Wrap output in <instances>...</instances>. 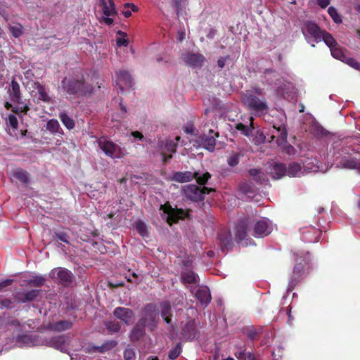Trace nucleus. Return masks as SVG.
I'll list each match as a JSON object with an SVG mask.
<instances>
[{"instance_id": "nucleus-1", "label": "nucleus", "mask_w": 360, "mask_h": 360, "mask_svg": "<svg viewBox=\"0 0 360 360\" xmlns=\"http://www.w3.org/2000/svg\"><path fill=\"white\" fill-rule=\"evenodd\" d=\"M92 78L82 69H75L63 77L61 81L63 92L70 98H79L89 96L100 89L98 82L95 85Z\"/></svg>"}, {"instance_id": "nucleus-2", "label": "nucleus", "mask_w": 360, "mask_h": 360, "mask_svg": "<svg viewBox=\"0 0 360 360\" xmlns=\"http://www.w3.org/2000/svg\"><path fill=\"white\" fill-rule=\"evenodd\" d=\"M244 105L256 116H261L269 110L265 97L259 98L251 91H246L243 96Z\"/></svg>"}, {"instance_id": "nucleus-3", "label": "nucleus", "mask_w": 360, "mask_h": 360, "mask_svg": "<svg viewBox=\"0 0 360 360\" xmlns=\"http://www.w3.org/2000/svg\"><path fill=\"white\" fill-rule=\"evenodd\" d=\"M160 309L155 303L145 304L141 311V316L139 321L147 326L150 331L158 328L160 321Z\"/></svg>"}, {"instance_id": "nucleus-4", "label": "nucleus", "mask_w": 360, "mask_h": 360, "mask_svg": "<svg viewBox=\"0 0 360 360\" xmlns=\"http://www.w3.org/2000/svg\"><path fill=\"white\" fill-rule=\"evenodd\" d=\"M185 196L195 202L202 201L205 195L214 192L215 189L206 186L200 187L195 184H188L183 187Z\"/></svg>"}, {"instance_id": "nucleus-5", "label": "nucleus", "mask_w": 360, "mask_h": 360, "mask_svg": "<svg viewBox=\"0 0 360 360\" xmlns=\"http://www.w3.org/2000/svg\"><path fill=\"white\" fill-rule=\"evenodd\" d=\"M98 146L106 155L112 158H120L123 156L120 146L112 141L101 138L98 140Z\"/></svg>"}, {"instance_id": "nucleus-6", "label": "nucleus", "mask_w": 360, "mask_h": 360, "mask_svg": "<svg viewBox=\"0 0 360 360\" xmlns=\"http://www.w3.org/2000/svg\"><path fill=\"white\" fill-rule=\"evenodd\" d=\"M160 210L167 214V221L170 225L177 223L179 219H183L186 215L183 209L173 208L169 202L162 205Z\"/></svg>"}, {"instance_id": "nucleus-7", "label": "nucleus", "mask_w": 360, "mask_h": 360, "mask_svg": "<svg viewBox=\"0 0 360 360\" xmlns=\"http://www.w3.org/2000/svg\"><path fill=\"white\" fill-rule=\"evenodd\" d=\"M219 136V133H214L213 130L210 129L209 134H203L195 139V143L200 147L212 152L214 150L216 146L215 137Z\"/></svg>"}, {"instance_id": "nucleus-8", "label": "nucleus", "mask_w": 360, "mask_h": 360, "mask_svg": "<svg viewBox=\"0 0 360 360\" xmlns=\"http://www.w3.org/2000/svg\"><path fill=\"white\" fill-rule=\"evenodd\" d=\"M198 333L197 322L195 319H191L185 323H181V335L184 340L192 341Z\"/></svg>"}, {"instance_id": "nucleus-9", "label": "nucleus", "mask_w": 360, "mask_h": 360, "mask_svg": "<svg viewBox=\"0 0 360 360\" xmlns=\"http://www.w3.org/2000/svg\"><path fill=\"white\" fill-rule=\"evenodd\" d=\"M33 87L37 90L34 95V101L39 104L41 102L51 103L52 101L51 96L49 95V89L44 84L39 82H34Z\"/></svg>"}, {"instance_id": "nucleus-10", "label": "nucleus", "mask_w": 360, "mask_h": 360, "mask_svg": "<svg viewBox=\"0 0 360 360\" xmlns=\"http://www.w3.org/2000/svg\"><path fill=\"white\" fill-rule=\"evenodd\" d=\"M324 30H321V27L314 22L307 20L303 24L302 32L305 34V32L312 37L315 42L318 43L321 41V35Z\"/></svg>"}, {"instance_id": "nucleus-11", "label": "nucleus", "mask_w": 360, "mask_h": 360, "mask_svg": "<svg viewBox=\"0 0 360 360\" xmlns=\"http://www.w3.org/2000/svg\"><path fill=\"white\" fill-rule=\"evenodd\" d=\"M13 342L20 347H33L37 345L38 338L36 335L21 334L15 337Z\"/></svg>"}, {"instance_id": "nucleus-12", "label": "nucleus", "mask_w": 360, "mask_h": 360, "mask_svg": "<svg viewBox=\"0 0 360 360\" xmlns=\"http://www.w3.org/2000/svg\"><path fill=\"white\" fill-rule=\"evenodd\" d=\"M304 272V265L302 263L295 264L292 274L288 282V290H292L301 281L302 276Z\"/></svg>"}, {"instance_id": "nucleus-13", "label": "nucleus", "mask_w": 360, "mask_h": 360, "mask_svg": "<svg viewBox=\"0 0 360 360\" xmlns=\"http://www.w3.org/2000/svg\"><path fill=\"white\" fill-rule=\"evenodd\" d=\"M182 59L185 63L191 67H202L205 58L202 54L188 52L182 55Z\"/></svg>"}, {"instance_id": "nucleus-14", "label": "nucleus", "mask_w": 360, "mask_h": 360, "mask_svg": "<svg viewBox=\"0 0 360 360\" xmlns=\"http://www.w3.org/2000/svg\"><path fill=\"white\" fill-rule=\"evenodd\" d=\"M252 224L250 219L246 218L240 220L235 228V240L237 243L241 242L247 236V231Z\"/></svg>"}, {"instance_id": "nucleus-15", "label": "nucleus", "mask_w": 360, "mask_h": 360, "mask_svg": "<svg viewBox=\"0 0 360 360\" xmlns=\"http://www.w3.org/2000/svg\"><path fill=\"white\" fill-rule=\"evenodd\" d=\"M41 293V290L32 289L27 292H20L15 295V300L19 303H27L35 300Z\"/></svg>"}, {"instance_id": "nucleus-16", "label": "nucleus", "mask_w": 360, "mask_h": 360, "mask_svg": "<svg viewBox=\"0 0 360 360\" xmlns=\"http://www.w3.org/2000/svg\"><path fill=\"white\" fill-rule=\"evenodd\" d=\"M271 232L269 221L262 219L256 222L254 226L255 237H264L268 236Z\"/></svg>"}, {"instance_id": "nucleus-17", "label": "nucleus", "mask_w": 360, "mask_h": 360, "mask_svg": "<svg viewBox=\"0 0 360 360\" xmlns=\"http://www.w3.org/2000/svg\"><path fill=\"white\" fill-rule=\"evenodd\" d=\"M272 131H271V141H276L278 144L285 142L287 140V131L283 124L278 127L275 125L272 126Z\"/></svg>"}, {"instance_id": "nucleus-18", "label": "nucleus", "mask_w": 360, "mask_h": 360, "mask_svg": "<svg viewBox=\"0 0 360 360\" xmlns=\"http://www.w3.org/2000/svg\"><path fill=\"white\" fill-rule=\"evenodd\" d=\"M113 315L124 323L129 324L134 317V313L129 308L118 307L114 309Z\"/></svg>"}, {"instance_id": "nucleus-19", "label": "nucleus", "mask_w": 360, "mask_h": 360, "mask_svg": "<svg viewBox=\"0 0 360 360\" xmlns=\"http://www.w3.org/2000/svg\"><path fill=\"white\" fill-rule=\"evenodd\" d=\"M340 167L349 169H356L360 172V158L352 156H344L339 162Z\"/></svg>"}, {"instance_id": "nucleus-20", "label": "nucleus", "mask_w": 360, "mask_h": 360, "mask_svg": "<svg viewBox=\"0 0 360 360\" xmlns=\"http://www.w3.org/2000/svg\"><path fill=\"white\" fill-rule=\"evenodd\" d=\"M117 85L122 90L124 87L129 88L133 86V80L129 72L124 70H120L117 73Z\"/></svg>"}, {"instance_id": "nucleus-21", "label": "nucleus", "mask_w": 360, "mask_h": 360, "mask_svg": "<svg viewBox=\"0 0 360 360\" xmlns=\"http://www.w3.org/2000/svg\"><path fill=\"white\" fill-rule=\"evenodd\" d=\"M8 94L12 102L20 103V101L22 99L20 86L18 82L14 79L11 80V87L8 89Z\"/></svg>"}, {"instance_id": "nucleus-22", "label": "nucleus", "mask_w": 360, "mask_h": 360, "mask_svg": "<svg viewBox=\"0 0 360 360\" xmlns=\"http://www.w3.org/2000/svg\"><path fill=\"white\" fill-rule=\"evenodd\" d=\"M274 84L276 86V95L279 97L288 98V97L290 96V89L291 87V84L290 83L284 82L281 79H276Z\"/></svg>"}, {"instance_id": "nucleus-23", "label": "nucleus", "mask_w": 360, "mask_h": 360, "mask_svg": "<svg viewBox=\"0 0 360 360\" xmlns=\"http://www.w3.org/2000/svg\"><path fill=\"white\" fill-rule=\"evenodd\" d=\"M196 299L205 307L211 302L212 297L210 289L207 286H202L197 290L195 294Z\"/></svg>"}, {"instance_id": "nucleus-24", "label": "nucleus", "mask_w": 360, "mask_h": 360, "mask_svg": "<svg viewBox=\"0 0 360 360\" xmlns=\"http://www.w3.org/2000/svg\"><path fill=\"white\" fill-rule=\"evenodd\" d=\"M218 239L221 250L224 252L232 246V237L229 231H222L218 234Z\"/></svg>"}, {"instance_id": "nucleus-25", "label": "nucleus", "mask_w": 360, "mask_h": 360, "mask_svg": "<svg viewBox=\"0 0 360 360\" xmlns=\"http://www.w3.org/2000/svg\"><path fill=\"white\" fill-rule=\"evenodd\" d=\"M146 325L138 321L130 333V340L132 342L139 340L146 333Z\"/></svg>"}, {"instance_id": "nucleus-26", "label": "nucleus", "mask_w": 360, "mask_h": 360, "mask_svg": "<svg viewBox=\"0 0 360 360\" xmlns=\"http://www.w3.org/2000/svg\"><path fill=\"white\" fill-rule=\"evenodd\" d=\"M269 173L275 179H279L286 174V165L283 163L274 162L269 167Z\"/></svg>"}, {"instance_id": "nucleus-27", "label": "nucleus", "mask_w": 360, "mask_h": 360, "mask_svg": "<svg viewBox=\"0 0 360 360\" xmlns=\"http://www.w3.org/2000/svg\"><path fill=\"white\" fill-rule=\"evenodd\" d=\"M194 177L193 172L191 171L176 172L172 174L171 180L178 183H186L191 181Z\"/></svg>"}, {"instance_id": "nucleus-28", "label": "nucleus", "mask_w": 360, "mask_h": 360, "mask_svg": "<svg viewBox=\"0 0 360 360\" xmlns=\"http://www.w3.org/2000/svg\"><path fill=\"white\" fill-rule=\"evenodd\" d=\"M65 337L63 335H58L46 339V345L56 349L63 351L65 349Z\"/></svg>"}, {"instance_id": "nucleus-29", "label": "nucleus", "mask_w": 360, "mask_h": 360, "mask_svg": "<svg viewBox=\"0 0 360 360\" xmlns=\"http://www.w3.org/2000/svg\"><path fill=\"white\" fill-rule=\"evenodd\" d=\"M57 278L65 286L69 285L72 282V272L64 268H60L58 269Z\"/></svg>"}, {"instance_id": "nucleus-30", "label": "nucleus", "mask_w": 360, "mask_h": 360, "mask_svg": "<svg viewBox=\"0 0 360 360\" xmlns=\"http://www.w3.org/2000/svg\"><path fill=\"white\" fill-rule=\"evenodd\" d=\"M46 129L53 136H61L64 134L63 129L60 127L56 119H51L49 120L46 123Z\"/></svg>"}, {"instance_id": "nucleus-31", "label": "nucleus", "mask_w": 360, "mask_h": 360, "mask_svg": "<svg viewBox=\"0 0 360 360\" xmlns=\"http://www.w3.org/2000/svg\"><path fill=\"white\" fill-rule=\"evenodd\" d=\"M262 332L263 328L262 327L256 328L253 326H250L244 328V333L252 341L258 340Z\"/></svg>"}, {"instance_id": "nucleus-32", "label": "nucleus", "mask_w": 360, "mask_h": 360, "mask_svg": "<svg viewBox=\"0 0 360 360\" xmlns=\"http://www.w3.org/2000/svg\"><path fill=\"white\" fill-rule=\"evenodd\" d=\"M11 176L24 184H27L29 182L28 172L21 168L14 169L12 172Z\"/></svg>"}, {"instance_id": "nucleus-33", "label": "nucleus", "mask_w": 360, "mask_h": 360, "mask_svg": "<svg viewBox=\"0 0 360 360\" xmlns=\"http://www.w3.org/2000/svg\"><path fill=\"white\" fill-rule=\"evenodd\" d=\"M158 147L160 148V151L163 150L164 152H169L170 154L175 153L176 151L177 143L174 142L173 141H161L158 143Z\"/></svg>"}, {"instance_id": "nucleus-34", "label": "nucleus", "mask_w": 360, "mask_h": 360, "mask_svg": "<svg viewBox=\"0 0 360 360\" xmlns=\"http://www.w3.org/2000/svg\"><path fill=\"white\" fill-rule=\"evenodd\" d=\"M109 5L105 0H101V4L103 6V14L105 16L115 15L117 14V11L115 9V6L113 0H108Z\"/></svg>"}, {"instance_id": "nucleus-35", "label": "nucleus", "mask_w": 360, "mask_h": 360, "mask_svg": "<svg viewBox=\"0 0 360 360\" xmlns=\"http://www.w3.org/2000/svg\"><path fill=\"white\" fill-rule=\"evenodd\" d=\"M331 55L333 58L340 60L342 62L346 60V58L347 57L346 55L347 50L340 45H336L334 47L331 48L330 49Z\"/></svg>"}, {"instance_id": "nucleus-36", "label": "nucleus", "mask_w": 360, "mask_h": 360, "mask_svg": "<svg viewBox=\"0 0 360 360\" xmlns=\"http://www.w3.org/2000/svg\"><path fill=\"white\" fill-rule=\"evenodd\" d=\"M250 124L249 126L245 125L243 123H238L236 125V129L238 131H240L242 134L250 136L252 135V130L254 129L253 127V117H250Z\"/></svg>"}, {"instance_id": "nucleus-37", "label": "nucleus", "mask_w": 360, "mask_h": 360, "mask_svg": "<svg viewBox=\"0 0 360 360\" xmlns=\"http://www.w3.org/2000/svg\"><path fill=\"white\" fill-rule=\"evenodd\" d=\"M193 174L195 175L194 179L196 180V182L200 186H205V184L208 182V181L211 179L212 175L210 172H205L203 173L198 172H194Z\"/></svg>"}, {"instance_id": "nucleus-38", "label": "nucleus", "mask_w": 360, "mask_h": 360, "mask_svg": "<svg viewBox=\"0 0 360 360\" xmlns=\"http://www.w3.org/2000/svg\"><path fill=\"white\" fill-rule=\"evenodd\" d=\"M159 309L162 318L172 317V306L169 301L160 302Z\"/></svg>"}, {"instance_id": "nucleus-39", "label": "nucleus", "mask_w": 360, "mask_h": 360, "mask_svg": "<svg viewBox=\"0 0 360 360\" xmlns=\"http://www.w3.org/2000/svg\"><path fill=\"white\" fill-rule=\"evenodd\" d=\"M181 281L184 283L195 284L198 282V278L193 271H187L181 274Z\"/></svg>"}, {"instance_id": "nucleus-40", "label": "nucleus", "mask_w": 360, "mask_h": 360, "mask_svg": "<svg viewBox=\"0 0 360 360\" xmlns=\"http://www.w3.org/2000/svg\"><path fill=\"white\" fill-rule=\"evenodd\" d=\"M58 117L60 118V121L63 124V125L69 130L72 129L75 126V123L74 120L70 117L66 112H61L58 115Z\"/></svg>"}, {"instance_id": "nucleus-41", "label": "nucleus", "mask_w": 360, "mask_h": 360, "mask_svg": "<svg viewBox=\"0 0 360 360\" xmlns=\"http://www.w3.org/2000/svg\"><path fill=\"white\" fill-rule=\"evenodd\" d=\"M301 165L297 162H291L286 166V174L289 176H296L300 173Z\"/></svg>"}, {"instance_id": "nucleus-42", "label": "nucleus", "mask_w": 360, "mask_h": 360, "mask_svg": "<svg viewBox=\"0 0 360 360\" xmlns=\"http://www.w3.org/2000/svg\"><path fill=\"white\" fill-rule=\"evenodd\" d=\"M249 174L257 183L262 184L264 181V174L260 169H250Z\"/></svg>"}, {"instance_id": "nucleus-43", "label": "nucleus", "mask_w": 360, "mask_h": 360, "mask_svg": "<svg viewBox=\"0 0 360 360\" xmlns=\"http://www.w3.org/2000/svg\"><path fill=\"white\" fill-rule=\"evenodd\" d=\"M321 41H323L330 49L338 44L333 35L326 30L323 31L321 35Z\"/></svg>"}, {"instance_id": "nucleus-44", "label": "nucleus", "mask_w": 360, "mask_h": 360, "mask_svg": "<svg viewBox=\"0 0 360 360\" xmlns=\"http://www.w3.org/2000/svg\"><path fill=\"white\" fill-rule=\"evenodd\" d=\"M72 326V323L70 321L62 320L56 322L53 326V328L55 330L60 332L68 330L71 328Z\"/></svg>"}, {"instance_id": "nucleus-45", "label": "nucleus", "mask_w": 360, "mask_h": 360, "mask_svg": "<svg viewBox=\"0 0 360 360\" xmlns=\"http://www.w3.org/2000/svg\"><path fill=\"white\" fill-rule=\"evenodd\" d=\"M117 345V342L115 340H110L104 342L102 345L96 347L94 348L95 351H97L100 353L105 352L108 350L112 349Z\"/></svg>"}, {"instance_id": "nucleus-46", "label": "nucleus", "mask_w": 360, "mask_h": 360, "mask_svg": "<svg viewBox=\"0 0 360 360\" xmlns=\"http://www.w3.org/2000/svg\"><path fill=\"white\" fill-rule=\"evenodd\" d=\"M188 0H172L171 5L176 9V15L179 17L182 9L186 7Z\"/></svg>"}, {"instance_id": "nucleus-47", "label": "nucleus", "mask_w": 360, "mask_h": 360, "mask_svg": "<svg viewBox=\"0 0 360 360\" xmlns=\"http://www.w3.org/2000/svg\"><path fill=\"white\" fill-rule=\"evenodd\" d=\"M276 71L273 69H266L263 72L262 80V82L264 84L271 85L272 84V79L269 78V77L273 75L276 77Z\"/></svg>"}, {"instance_id": "nucleus-48", "label": "nucleus", "mask_w": 360, "mask_h": 360, "mask_svg": "<svg viewBox=\"0 0 360 360\" xmlns=\"http://www.w3.org/2000/svg\"><path fill=\"white\" fill-rule=\"evenodd\" d=\"M46 279L41 276H34L33 278L27 280V283L29 285L33 287H41L45 283Z\"/></svg>"}, {"instance_id": "nucleus-49", "label": "nucleus", "mask_w": 360, "mask_h": 360, "mask_svg": "<svg viewBox=\"0 0 360 360\" xmlns=\"http://www.w3.org/2000/svg\"><path fill=\"white\" fill-rule=\"evenodd\" d=\"M182 350L181 343L179 342L174 347L171 349L168 353V357L169 359H176L181 354Z\"/></svg>"}, {"instance_id": "nucleus-50", "label": "nucleus", "mask_w": 360, "mask_h": 360, "mask_svg": "<svg viewBox=\"0 0 360 360\" xmlns=\"http://www.w3.org/2000/svg\"><path fill=\"white\" fill-rule=\"evenodd\" d=\"M248 353L246 352V347L243 345L236 348V350L234 352V356L238 360H246L248 359Z\"/></svg>"}, {"instance_id": "nucleus-51", "label": "nucleus", "mask_w": 360, "mask_h": 360, "mask_svg": "<svg viewBox=\"0 0 360 360\" xmlns=\"http://www.w3.org/2000/svg\"><path fill=\"white\" fill-rule=\"evenodd\" d=\"M242 155L239 153H232L227 158V164L230 167H235L239 164Z\"/></svg>"}, {"instance_id": "nucleus-52", "label": "nucleus", "mask_w": 360, "mask_h": 360, "mask_svg": "<svg viewBox=\"0 0 360 360\" xmlns=\"http://www.w3.org/2000/svg\"><path fill=\"white\" fill-rule=\"evenodd\" d=\"M328 13L330 18L333 19L334 22L337 24L342 23V20L340 15V14L338 13L337 9L333 6H330L328 9Z\"/></svg>"}, {"instance_id": "nucleus-53", "label": "nucleus", "mask_w": 360, "mask_h": 360, "mask_svg": "<svg viewBox=\"0 0 360 360\" xmlns=\"http://www.w3.org/2000/svg\"><path fill=\"white\" fill-rule=\"evenodd\" d=\"M117 34L120 36V37H118L116 39L117 46H127L129 44V40L126 38L127 34L121 30L117 31Z\"/></svg>"}, {"instance_id": "nucleus-54", "label": "nucleus", "mask_w": 360, "mask_h": 360, "mask_svg": "<svg viewBox=\"0 0 360 360\" xmlns=\"http://www.w3.org/2000/svg\"><path fill=\"white\" fill-rule=\"evenodd\" d=\"M136 230L138 231V233L143 237L148 236V231L147 229V226L144 222L142 221H138L136 223Z\"/></svg>"}, {"instance_id": "nucleus-55", "label": "nucleus", "mask_w": 360, "mask_h": 360, "mask_svg": "<svg viewBox=\"0 0 360 360\" xmlns=\"http://www.w3.org/2000/svg\"><path fill=\"white\" fill-rule=\"evenodd\" d=\"M21 105L19 107H14L12 108V112L15 114H19L20 112H23L24 114H27V112L30 110V108L28 104L25 103L24 102L20 101V103Z\"/></svg>"}, {"instance_id": "nucleus-56", "label": "nucleus", "mask_w": 360, "mask_h": 360, "mask_svg": "<svg viewBox=\"0 0 360 360\" xmlns=\"http://www.w3.org/2000/svg\"><path fill=\"white\" fill-rule=\"evenodd\" d=\"M54 237H56L58 240L63 242V243H69V239H70V237H69V235L67 232L64 231H56L54 232Z\"/></svg>"}, {"instance_id": "nucleus-57", "label": "nucleus", "mask_w": 360, "mask_h": 360, "mask_svg": "<svg viewBox=\"0 0 360 360\" xmlns=\"http://www.w3.org/2000/svg\"><path fill=\"white\" fill-rule=\"evenodd\" d=\"M105 326L112 333H117L121 328V326L117 321H108L105 323Z\"/></svg>"}, {"instance_id": "nucleus-58", "label": "nucleus", "mask_w": 360, "mask_h": 360, "mask_svg": "<svg viewBox=\"0 0 360 360\" xmlns=\"http://www.w3.org/2000/svg\"><path fill=\"white\" fill-rule=\"evenodd\" d=\"M8 326H13L18 329L19 331L22 330L23 325L20 323V321L18 319H13L7 322Z\"/></svg>"}, {"instance_id": "nucleus-59", "label": "nucleus", "mask_w": 360, "mask_h": 360, "mask_svg": "<svg viewBox=\"0 0 360 360\" xmlns=\"http://www.w3.org/2000/svg\"><path fill=\"white\" fill-rule=\"evenodd\" d=\"M0 304L7 309H12L14 307V302L11 298H4L1 300Z\"/></svg>"}, {"instance_id": "nucleus-60", "label": "nucleus", "mask_w": 360, "mask_h": 360, "mask_svg": "<svg viewBox=\"0 0 360 360\" xmlns=\"http://www.w3.org/2000/svg\"><path fill=\"white\" fill-rule=\"evenodd\" d=\"M169 338L173 340L176 338L177 335V326L176 324H171L168 327Z\"/></svg>"}, {"instance_id": "nucleus-61", "label": "nucleus", "mask_w": 360, "mask_h": 360, "mask_svg": "<svg viewBox=\"0 0 360 360\" xmlns=\"http://www.w3.org/2000/svg\"><path fill=\"white\" fill-rule=\"evenodd\" d=\"M8 120L9 124L11 126L13 129H16L18 127V121L16 116L13 114L8 115Z\"/></svg>"}, {"instance_id": "nucleus-62", "label": "nucleus", "mask_w": 360, "mask_h": 360, "mask_svg": "<svg viewBox=\"0 0 360 360\" xmlns=\"http://www.w3.org/2000/svg\"><path fill=\"white\" fill-rule=\"evenodd\" d=\"M344 62L356 70L359 68L360 65V63L356 59L350 57H347Z\"/></svg>"}, {"instance_id": "nucleus-63", "label": "nucleus", "mask_w": 360, "mask_h": 360, "mask_svg": "<svg viewBox=\"0 0 360 360\" xmlns=\"http://www.w3.org/2000/svg\"><path fill=\"white\" fill-rule=\"evenodd\" d=\"M135 356V353L131 349H127L124 352V357L126 360H130L134 358Z\"/></svg>"}, {"instance_id": "nucleus-64", "label": "nucleus", "mask_w": 360, "mask_h": 360, "mask_svg": "<svg viewBox=\"0 0 360 360\" xmlns=\"http://www.w3.org/2000/svg\"><path fill=\"white\" fill-rule=\"evenodd\" d=\"M229 58V56H226L224 57H220L217 60V65L221 70L224 68L226 62Z\"/></svg>"}]
</instances>
